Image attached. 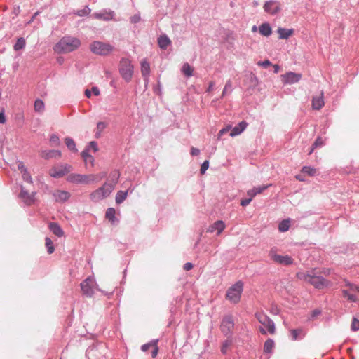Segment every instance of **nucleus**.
<instances>
[{
    "instance_id": "1a4fd4ad",
    "label": "nucleus",
    "mask_w": 359,
    "mask_h": 359,
    "mask_svg": "<svg viewBox=\"0 0 359 359\" xmlns=\"http://www.w3.org/2000/svg\"><path fill=\"white\" fill-rule=\"evenodd\" d=\"M72 165L69 164H60L53 167L49 174L54 178H60L72 170Z\"/></svg>"
},
{
    "instance_id": "4468645a",
    "label": "nucleus",
    "mask_w": 359,
    "mask_h": 359,
    "mask_svg": "<svg viewBox=\"0 0 359 359\" xmlns=\"http://www.w3.org/2000/svg\"><path fill=\"white\" fill-rule=\"evenodd\" d=\"M263 8L266 13L274 15L281 11V5L277 1L269 0L264 3Z\"/></svg>"
},
{
    "instance_id": "bf43d9fd",
    "label": "nucleus",
    "mask_w": 359,
    "mask_h": 359,
    "mask_svg": "<svg viewBox=\"0 0 359 359\" xmlns=\"http://www.w3.org/2000/svg\"><path fill=\"white\" fill-rule=\"evenodd\" d=\"M252 200V199L250 197H249V198L243 199L241 200V205L242 206H246L250 204Z\"/></svg>"
},
{
    "instance_id": "864d4df0",
    "label": "nucleus",
    "mask_w": 359,
    "mask_h": 359,
    "mask_svg": "<svg viewBox=\"0 0 359 359\" xmlns=\"http://www.w3.org/2000/svg\"><path fill=\"white\" fill-rule=\"evenodd\" d=\"M257 65L264 68H267L268 67L272 65L271 62L269 60H266L264 61H259Z\"/></svg>"
},
{
    "instance_id": "5fc2aeb1",
    "label": "nucleus",
    "mask_w": 359,
    "mask_h": 359,
    "mask_svg": "<svg viewBox=\"0 0 359 359\" xmlns=\"http://www.w3.org/2000/svg\"><path fill=\"white\" fill-rule=\"evenodd\" d=\"M22 175L24 180L27 181L29 183L32 182V177L27 171L22 172Z\"/></svg>"
},
{
    "instance_id": "0e129e2a",
    "label": "nucleus",
    "mask_w": 359,
    "mask_h": 359,
    "mask_svg": "<svg viewBox=\"0 0 359 359\" xmlns=\"http://www.w3.org/2000/svg\"><path fill=\"white\" fill-rule=\"evenodd\" d=\"M6 122V117L4 112L2 111L0 112V123H4Z\"/></svg>"
},
{
    "instance_id": "3c124183",
    "label": "nucleus",
    "mask_w": 359,
    "mask_h": 359,
    "mask_svg": "<svg viewBox=\"0 0 359 359\" xmlns=\"http://www.w3.org/2000/svg\"><path fill=\"white\" fill-rule=\"evenodd\" d=\"M351 329L353 331H357L359 330V320L355 318L353 319Z\"/></svg>"
},
{
    "instance_id": "69168bd1",
    "label": "nucleus",
    "mask_w": 359,
    "mask_h": 359,
    "mask_svg": "<svg viewBox=\"0 0 359 359\" xmlns=\"http://www.w3.org/2000/svg\"><path fill=\"white\" fill-rule=\"evenodd\" d=\"M214 86H215V82H213V81L210 82L207 91L208 92L212 91L214 88Z\"/></svg>"
},
{
    "instance_id": "473e14b6",
    "label": "nucleus",
    "mask_w": 359,
    "mask_h": 359,
    "mask_svg": "<svg viewBox=\"0 0 359 359\" xmlns=\"http://www.w3.org/2000/svg\"><path fill=\"white\" fill-rule=\"evenodd\" d=\"M49 228L50 231L57 236L61 237L64 234L62 229L58 224L55 223H50L49 224Z\"/></svg>"
},
{
    "instance_id": "c756f323",
    "label": "nucleus",
    "mask_w": 359,
    "mask_h": 359,
    "mask_svg": "<svg viewBox=\"0 0 359 359\" xmlns=\"http://www.w3.org/2000/svg\"><path fill=\"white\" fill-rule=\"evenodd\" d=\"M81 155L86 165H87L88 164H90L92 167L94 165V158L90 154H88V150L83 151Z\"/></svg>"
},
{
    "instance_id": "4d7b16f0",
    "label": "nucleus",
    "mask_w": 359,
    "mask_h": 359,
    "mask_svg": "<svg viewBox=\"0 0 359 359\" xmlns=\"http://www.w3.org/2000/svg\"><path fill=\"white\" fill-rule=\"evenodd\" d=\"M140 20V15L139 14H135L130 18V22L132 23H137Z\"/></svg>"
},
{
    "instance_id": "5701e85b",
    "label": "nucleus",
    "mask_w": 359,
    "mask_h": 359,
    "mask_svg": "<svg viewBox=\"0 0 359 359\" xmlns=\"http://www.w3.org/2000/svg\"><path fill=\"white\" fill-rule=\"evenodd\" d=\"M141 73L145 81L149 80L150 74V65L149 63L146 60H143L141 61Z\"/></svg>"
},
{
    "instance_id": "e433bc0d",
    "label": "nucleus",
    "mask_w": 359,
    "mask_h": 359,
    "mask_svg": "<svg viewBox=\"0 0 359 359\" xmlns=\"http://www.w3.org/2000/svg\"><path fill=\"white\" fill-rule=\"evenodd\" d=\"M274 347V341L269 339L266 340L264 345V352L266 353H269L271 352L273 348Z\"/></svg>"
},
{
    "instance_id": "7ed1b4c3",
    "label": "nucleus",
    "mask_w": 359,
    "mask_h": 359,
    "mask_svg": "<svg viewBox=\"0 0 359 359\" xmlns=\"http://www.w3.org/2000/svg\"><path fill=\"white\" fill-rule=\"evenodd\" d=\"M297 276L299 280L306 281L318 289L323 288L327 285V283L325 279L321 277L314 276L311 272L301 271L297 273Z\"/></svg>"
},
{
    "instance_id": "58836bf2",
    "label": "nucleus",
    "mask_w": 359,
    "mask_h": 359,
    "mask_svg": "<svg viewBox=\"0 0 359 359\" xmlns=\"http://www.w3.org/2000/svg\"><path fill=\"white\" fill-rule=\"evenodd\" d=\"M290 226V221L288 219H285L282 221L278 226V229L280 232L287 231Z\"/></svg>"
},
{
    "instance_id": "0eeeda50",
    "label": "nucleus",
    "mask_w": 359,
    "mask_h": 359,
    "mask_svg": "<svg viewBox=\"0 0 359 359\" xmlns=\"http://www.w3.org/2000/svg\"><path fill=\"white\" fill-rule=\"evenodd\" d=\"M90 50L95 55L105 56L113 51L114 47L109 43L95 41L90 43Z\"/></svg>"
},
{
    "instance_id": "49530a36",
    "label": "nucleus",
    "mask_w": 359,
    "mask_h": 359,
    "mask_svg": "<svg viewBox=\"0 0 359 359\" xmlns=\"http://www.w3.org/2000/svg\"><path fill=\"white\" fill-rule=\"evenodd\" d=\"M231 87H232L231 81L230 80L227 81L225 84V86L224 88L223 92L222 94V97L225 96L228 93L229 91L230 92L231 90Z\"/></svg>"
},
{
    "instance_id": "c9c22d12",
    "label": "nucleus",
    "mask_w": 359,
    "mask_h": 359,
    "mask_svg": "<svg viewBox=\"0 0 359 359\" xmlns=\"http://www.w3.org/2000/svg\"><path fill=\"white\" fill-rule=\"evenodd\" d=\"M128 191H118L116 195V203L118 204L121 203L127 198Z\"/></svg>"
},
{
    "instance_id": "423d86ee",
    "label": "nucleus",
    "mask_w": 359,
    "mask_h": 359,
    "mask_svg": "<svg viewBox=\"0 0 359 359\" xmlns=\"http://www.w3.org/2000/svg\"><path fill=\"white\" fill-rule=\"evenodd\" d=\"M113 190L112 186L104 183L90 194V199L93 202H99L109 196Z\"/></svg>"
},
{
    "instance_id": "9b49d317",
    "label": "nucleus",
    "mask_w": 359,
    "mask_h": 359,
    "mask_svg": "<svg viewBox=\"0 0 359 359\" xmlns=\"http://www.w3.org/2000/svg\"><path fill=\"white\" fill-rule=\"evenodd\" d=\"M97 286L95 280L93 277H88L81 283V288L83 294L87 297H92L94 294V287Z\"/></svg>"
},
{
    "instance_id": "4c0bfd02",
    "label": "nucleus",
    "mask_w": 359,
    "mask_h": 359,
    "mask_svg": "<svg viewBox=\"0 0 359 359\" xmlns=\"http://www.w3.org/2000/svg\"><path fill=\"white\" fill-rule=\"evenodd\" d=\"M65 143L69 150H71L74 152L77 151V149L76 148V144L72 138L66 137L65 140Z\"/></svg>"
},
{
    "instance_id": "dca6fc26",
    "label": "nucleus",
    "mask_w": 359,
    "mask_h": 359,
    "mask_svg": "<svg viewBox=\"0 0 359 359\" xmlns=\"http://www.w3.org/2000/svg\"><path fill=\"white\" fill-rule=\"evenodd\" d=\"M233 327V322L230 316H226L222 320L221 325L222 331L224 334H229Z\"/></svg>"
},
{
    "instance_id": "37998d69",
    "label": "nucleus",
    "mask_w": 359,
    "mask_h": 359,
    "mask_svg": "<svg viewBox=\"0 0 359 359\" xmlns=\"http://www.w3.org/2000/svg\"><path fill=\"white\" fill-rule=\"evenodd\" d=\"M45 245H46V247L47 248L48 252L49 254H52L54 252V250H55V248H54V245H53V243L50 240V238H49L48 237L46 238Z\"/></svg>"
},
{
    "instance_id": "4be33fe9",
    "label": "nucleus",
    "mask_w": 359,
    "mask_h": 359,
    "mask_svg": "<svg viewBox=\"0 0 359 359\" xmlns=\"http://www.w3.org/2000/svg\"><path fill=\"white\" fill-rule=\"evenodd\" d=\"M323 97V92H321L318 95L313 97L312 107L313 109L319 110L324 106Z\"/></svg>"
},
{
    "instance_id": "6e6552de",
    "label": "nucleus",
    "mask_w": 359,
    "mask_h": 359,
    "mask_svg": "<svg viewBox=\"0 0 359 359\" xmlns=\"http://www.w3.org/2000/svg\"><path fill=\"white\" fill-rule=\"evenodd\" d=\"M269 256L273 262L278 264L288 266L293 263V259L290 256L278 254L277 249L275 248L270 250Z\"/></svg>"
},
{
    "instance_id": "8fccbe9b",
    "label": "nucleus",
    "mask_w": 359,
    "mask_h": 359,
    "mask_svg": "<svg viewBox=\"0 0 359 359\" xmlns=\"http://www.w3.org/2000/svg\"><path fill=\"white\" fill-rule=\"evenodd\" d=\"M209 167V162L208 161H205L202 165H201V169H200V172L201 175H203L205 174V172H206V170H208Z\"/></svg>"
},
{
    "instance_id": "052dcab7",
    "label": "nucleus",
    "mask_w": 359,
    "mask_h": 359,
    "mask_svg": "<svg viewBox=\"0 0 359 359\" xmlns=\"http://www.w3.org/2000/svg\"><path fill=\"white\" fill-rule=\"evenodd\" d=\"M199 153H200L199 149H196V148H194V147H192V148L191 149V154L192 156H197V155H198V154H199Z\"/></svg>"
},
{
    "instance_id": "bb28decb",
    "label": "nucleus",
    "mask_w": 359,
    "mask_h": 359,
    "mask_svg": "<svg viewBox=\"0 0 359 359\" xmlns=\"http://www.w3.org/2000/svg\"><path fill=\"white\" fill-rule=\"evenodd\" d=\"M259 32L264 36H269L272 32L270 24L268 22L262 23L259 27Z\"/></svg>"
},
{
    "instance_id": "393cba45",
    "label": "nucleus",
    "mask_w": 359,
    "mask_h": 359,
    "mask_svg": "<svg viewBox=\"0 0 359 359\" xmlns=\"http://www.w3.org/2000/svg\"><path fill=\"white\" fill-rule=\"evenodd\" d=\"M277 32L279 35V39H287L289 37H290L293 33L294 30L292 29H285L282 27H279L277 29Z\"/></svg>"
},
{
    "instance_id": "f8f14e48",
    "label": "nucleus",
    "mask_w": 359,
    "mask_h": 359,
    "mask_svg": "<svg viewBox=\"0 0 359 359\" xmlns=\"http://www.w3.org/2000/svg\"><path fill=\"white\" fill-rule=\"evenodd\" d=\"M302 74L293 72H287L280 75L281 81L284 85H292L298 83L302 79Z\"/></svg>"
},
{
    "instance_id": "72a5a7b5",
    "label": "nucleus",
    "mask_w": 359,
    "mask_h": 359,
    "mask_svg": "<svg viewBox=\"0 0 359 359\" xmlns=\"http://www.w3.org/2000/svg\"><path fill=\"white\" fill-rule=\"evenodd\" d=\"M193 67L189 63H184L182 67V73L187 77H190L193 75Z\"/></svg>"
},
{
    "instance_id": "cd10ccee",
    "label": "nucleus",
    "mask_w": 359,
    "mask_h": 359,
    "mask_svg": "<svg viewBox=\"0 0 359 359\" xmlns=\"http://www.w3.org/2000/svg\"><path fill=\"white\" fill-rule=\"evenodd\" d=\"M158 43L161 49H166L170 45L171 41L166 35H162L158 38Z\"/></svg>"
},
{
    "instance_id": "a18cd8bd",
    "label": "nucleus",
    "mask_w": 359,
    "mask_h": 359,
    "mask_svg": "<svg viewBox=\"0 0 359 359\" xmlns=\"http://www.w3.org/2000/svg\"><path fill=\"white\" fill-rule=\"evenodd\" d=\"M91 10L88 6H85L83 9L78 10L76 11V14L79 16H86L90 13Z\"/></svg>"
},
{
    "instance_id": "338daca9",
    "label": "nucleus",
    "mask_w": 359,
    "mask_h": 359,
    "mask_svg": "<svg viewBox=\"0 0 359 359\" xmlns=\"http://www.w3.org/2000/svg\"><path fill=\"white\" fill-rule=\"evenodd\" d=\"M279 312H280V311H279L278 306H274L273 308L271 310V313H273V314H277Z\"/></svg>"
},
{
    "instance_id": "412c9836",
    "label": "nucleus",
    "mask_w": 359,
    "mask_h": 359,
    "mask_svg": "<svg viewBox=\"0 0 359 359\" xmlns=\"http://www.w3.org/2000/svg\"><path fill=\"white\" fill-rule=\"evenodd\" d=\"M20 198L25 203H26L28 205H32L35 200L34 192L29 194L23 189H21V191L20 193Z\"/></svg>"
},
{
    "instance_id": "e2e57ef3",
    "label": "nucleus",
    "mask_w": 359,
    "mask_h": 359,
    "mask_svg": "<svg viewBox=\"0 0 359 359\" xmlns=\"http://www.w3.org/2000/svg\"><path fill=\"white\" fill-rule=\"evenodd\" d=\"M91 91H92V94H93L95 96H97L100 95V90L97 87H93Z\"/></svg>"
},
{
    "instance_id": "aec40b11",
    "label": "nucleus",
    "mask_w": 359,
    "mask_h": 359,
    "mask_svg": "<svg viewBox=\"0 0 359 359\" xmlns=\"http://www.w3.org/2000/svg\"><path fill=\"white\" fill-rule=\"evenodd\" d=\"M225 227L226 225L223 221L217 220L208 227L207 231L209 233H213L217 231V234L219 235L224 231Z\"/></svg>"
},
{
    "instance_id": "20e7f679",
    "label": "nucleus",
    "mask_w": 359,
    "mask_h": 359,
    "mask_svg": "<svg viewBox=\"0 0 359 359\" xmlns=\"http://www.w3.org/2000/svg\"><path fill=\"white\" fill-rule=\"evenodd\" d=\"M67 180L70 183L77 185L88 184L97 182V176L93 174L72 173L67 176Z\"/></svg>"
},
{
    "instance_id": "2eb2a0df",
    "label": "nucleus",
    "mask_w": 359,
    "mask_h": 359,
    "mask_svg": "<svg viewBox=\"0 0 359 359\" xmlns=\"http://www.w3.org/2000/svg\"><path fill=\"white\" fill-rule=\"evenodd\" d=\"M71 194L69 192L65 190H55L53 193V196L54 198L55 201L58 203H64L67 201Z\"/></svg>"
},
{
    "instance_id": "603ef678",
    "label": "nucleus",
    "mask_w": 359,
    "mask_h": 359,
    "mask_svg": "<svg viewBox=\"0 0 359 359\" xmlns=\"http://www.w3.org/2000/svg\"><path fill=\"white\" fill-rule=\"evenodd\" d=\"M231 129V126L230 125L227 126L224 128H222L219 130L218 133V139H219L223 135L226 133L228 131H229Z\"/></svg>"
},
{
    "instance_id": "9d476101",
    "label": "nucleus",
    "mask_w": 359,
    "mask_h": 359,
    "mask_svg": "<svg viewBox=\"0 0 359 359\" xmlns=\"http://www.w3.org/2000/svg\"><path fill=\"white\" fill-rule=\"evenodd\" d=\"M258 320L263 327H260L259 331L265 334L266 332L273 334L275 332V326L273 322L268 318V316H258Z\"/></svg>"
},
{
    "instance_id": "c03bdc74",
    "label": "nucleus",
    "mask_w": 359,
    "mask_h": 359,
    "mask_svg": "<svg viewBox=\"0 0 359 359\" xmlns=\"http://www.w3.org/2000/svg\"><path fill=\"white\" fill-rule=\"evenodd\" d=\"M85 150H88V154H90V151H93V152L97 151L98 147H97V143L94 141L90 142Z\"/></svg>"
},
{
    "instance_id": "79ce46f5",
    "label": "nucleus",
    "mask_w": 359,
    "mask_h": 359,
    "mask_svg": "<svg viewBox=\"0 0 359 359\" xmlns=\"http://www.w3.org/2000/svg\"><path fill=\"white\" fill-rule=\"evenodd\" d=\"M115 209L109 208L106 211V217L111 222H114L115 220Z\"/></svg>"
},
{
    "instance_id": "7c9ffc66",
    "label": "nucleus",
    "mask_w": 359,
    "mask_h": 359,
    "mask_svg": "<svg viewBox=\"0 0 359 359\" xmlns=\"http://www.w3.org/2000/svg\"><path fill=\"white\" fill-rule=\"evenodd\" d=\"M107 123L104 121H99L97 123L96 128L95 129V135L97 138H99L102 133L104 131V130L107 128Z\"/></svg>"
},
{
    "instance_id": "6e6d98bb",
    "label": "nucleus",
    "mask_w": 359,
    "mask_h": 359,
    "mask_svg": "<svg viewBox=\"0 0 359 359\" xmlns=\"http://www.w3.org/2000/svg\"><path fill=\"white\" fill-rule=\"evenodd\" d=\"M324 144V142L321 137H318L313 143V147L316 148L322 147Z\"/></svg>"
},
{
    "instance_id": "a211bd4d",
    "label": "nucleus",
    "mask_w": 359,
    "mask_h": 359,
    "mask_svg": "<svg viewBox=\"0 0 359 359\" xmlns=\"http://www.w3.org/2000/svg\"><path fill=\"white\" fill-rule=\"evenodd\" d=\"M158 339H154L149 343L142 345L141 349L142 351L147 352L150 347H153L154 349L152 351L151 355L152 358H155L158 352Z\"/></svg>"
},
{
    "instance_id": "f704fd0d",
    "label": "nucleus",
    "mask_w": 359,
    "mask_h": 359,
    "mask_svg": "<svg viewBox=\"0 0 359 359\" xmlns=\"http://www.w3.org/2000/svg\"><path fill=\"white\" fill-rule=\"evenodd\" d=\"M34 107L36 112L41 113L44 111V103L41 100L37 99L34 102Z\"/></svg>"
},
{
    "instance_id": "ddd939ff",
    "label": "nucleus",
    "mask_w": 359,
    "mask_h": 359,
    "mask_svg": "<svg viewBox=\"0 0 359 359\" xmlns=\"http://www.w3.org/2000/svg\"><path fill=\"white\" fill-rule=\"evenodd\" d=\"M346 289L343 290L344 297L351 302L357 300L356 294H359V287L353 285L348 282H346Z\"/></svg>"
},
{
    "instance_id": "680f3d73",
    "label": "nucleus",
    "mask_w": 359,
    "mask_h": 359,
    "mask_svg": "<svg viewBox=\"0 0 359 359\" xmlns=\"http://www.w3.org/2000/svg\"><path fill=\"white\" fill-rule=\"evenodd\" d=\"M193 268V264L190 262H187L184 265V269L186 271H189Z\"/></svg>"
},
{
    "instance_id": "de8ad7c7",
    "label": "nucleus",
    "mask_w": 359,
    "mask_h": 359,
    "mask_svg": "<svg viewBox=\"0 0 359 359\" xmlns=\"http://www.w3.org/2000/svg\"><path fill=\"white\" fill-rule=\"evenodd\" d=\"M50 142L52 146H57L60 144L59 137L55 135H52L50 137Z\"/></svg>"
},
{
    "instance_id": "f3484780",
    "label": "nucleus",
    "mask_w": 359,
    "mask_h": 359,
    "mask_svg": "<svg viewBox=\"0 0 359 359\" xmlns=\"http://www.w3.org/2000/svg\"><path fill=\"white\" fill-rule=\"evenodd\" d=\"M40 156L46 160L51 158L58 159L61 157V152L59 150H41Z\"/></svg>"
},
{
    "instance_id": "774afa93",
    "label": "nucleus",
    "mask_w": 359,
    "mask_h": 359,
    "mask_svg": "<svg viewBox=\"0 0 359 359\" xmlns=\"http://www.w3.org/2000/svg\"><path fill=\"white\" fill-rule=\"evenodd\" d=\"M85 95L87 97H90L92 95V91L90 90L86 89L85 90Z\"/></svg>"
},
{
    "instance_id": "6ab92c4d",
    "label": "nucleus",
    "mask_w": 359,
    "mask_h": 359,
    "mask_svg": "<svg viewBox=\"0 0 359 359\" xmlns=\"http://www.w3.org/2000/svg\"><path fill=\"white\" fill-rule=\"evenodd\" d=\"M114 13L111 11H102L100 12L94 13L93 17L95 19L103 20H110L114 18Z\"/></svg>"
},
{
    "instance_id": "13d9d810",
    "label": "nucleus",
    "mask_w": 359,
    "mask_h": 359,
    "mask_svg": "<svg viewBox=\"0 0 359 359\" xmlns=\"http://www.w3.org/2000/svg\"><path fill=\"white\" fill-rule=\"evenodd\" d=\"M18 168L20 171L21 173H22L25 171H27L22 162L18 163Z\"/></svg>"
},
{
    "instance_id": "ea45409f",
    "label": "nucleus",
    "mask_w": 359,
    "mask_h": 359,
    "mask_svg": "<svg viewBox=\"0 0 359 359\" xmlns=\"http://www.w3.org/2000/svg\"><path fill=\"white\" fill-rule=\"evenodd\" d=\"M26 42L24 38H19L14 45V50H19L23 49L25 46Z\"/></svg>"
},
{
    "instance_id": "f03ea898",
    "label": "nucleus",
    "mask_w": 359,
    "mask_h": 359,
    "mask_svg": "<svg viewBox=\"0 0 359 359\" xmlns=\"http://www.w3.org/2000/svg\"><path fill=\"white\" fill-rule=\"evenodd\" d=\"M243 290V283L238 281L231 285L226 292V299L232 304L239 302Z\"/></svg>"
},
{
    "instance_id": "a19ab883",
    "label": "nucleus",
    "mask_w": 359,
    "mask_h": 359,
    "mask_svg": "<svg viewBox=\"0 0 359 359\" xmlns=\"http://www.w3.org/2000/svg\"><path fill=\"white\" fill-rule=\"evenodd\" d=\"M302 172L304 174H306L309 176H314L316 173V170L315 168L310 166H304L302 169Z\"/></svg>"
},
{
    "instance_id": "c85d7f7f",
    "label": "nucleus",
    "mask_w": 359,
    "mask_h": 359,
    "mask_svg": "<svg viewBox=\"0 0 359 359\" xmlns=\"http://www.w3.org/2000/svg\"><path fill=\"white\" fill-rule=\"evenodd\" d=\"M120 177V173L117 170H114L110 173L109 176V182H107L108 184L112 186L113 189H114L116 184H117L118 179Z\"/></svg>"
},
{
    "instance_id": "f257e3e1",
    "label": "nucleus",
    "mask_w": 359,
    "mask_h": 359,
    "mask_svg": "<svg viewBox=\"0 0 359 359\" xmlns=\"http://www.w3.org/2000/svg\"><path fill=\"white\" fill-rule=\"evenodd\" d=\"M80 46L81 41L79 39L67 36L62 37L53 49L57 53H68L76 50Z\"/></svg>"
},
{
    "instance_id": "09e8293b",
    "label": "nucleus",
    "mask_w": 359,
    "mask_h": 359,
    "mask_svg": "<svg viewBox=\"0 0 359 359\" xmlns=\"http://www.w3.org/2000/svg\"><path fill=\"white\" fill-rule=\"evenodd\" d=\"M231 342L229 340H226L221 348V351L223 354H226L227 352L228 348L231 346Z\"/></svg>"
},
{
    "instance_id": "39448f33",
    "label": "nucleus",
    "mask_w": 359,
    "mask_h": 359,
    "mask_svg": "<svg viewBox=\"0 0 359 359\" xmlns=\"http://www.w3.org/2000/svg\"><path fill=\"white\" fill-rule=\"evenodd\" d=\"M118 69L121 76L126 81H131L134 73V66L129 59L122 58L119 62Z\"/></svg>"
},
{
    "instance_id": "2f4dec72",
    "label": "nucleus",
    "mask_w": 359,
    "mask_h": 359,
    "mask_svg": "<svg viewBox=\"0 0 359 359\" xmlns=\"http://www.w3.org/2000/svg\"><path fill=\"white\" fill-rule=\"evenodd\" d=\"M290 334L292 340H297L303 338L305 333L302 329H294L290 330Z\"/></svg>"
},
{
    "instance_id": "a878e982",
    "label": "nucleus",
    "mask_w": 359,
    "mask_h": 359,
    "mask_svg": "<svg viewBox=\"0 0 359 359\" xmlns=\"http://www.w3.org/2000/svg\"><path fill=\"white\" fill-rule=\"evenodd\" d=\"M269 187V185H263L254 187L252 189L248 190L247 194L249 197H250L252 199L257 194H261Z\"/></svg>"
},
{
    "instance_id": "b1692460",
    "label": "nucleus",
    "mask_w": 359,
    "mask_h": 359,
    "mask_svg": "<svg viewBox=\"0 0 359 359\" xmlns=\"http://www.w3.org/2000/svg\"><path fill=\"white\" fill-rule=\"evenodd\" d=\"M247 127V123L245 121H241L239 124L234 128H231L230 135L231 137L237 136L241 134Z\"/></svg>"
}]
</instances>
